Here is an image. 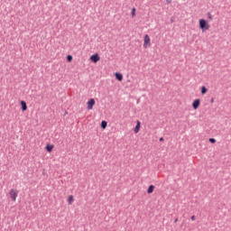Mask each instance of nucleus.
Instances as JSON below:
<instances>
[{
	"label": "nucleus",
	"mask_w": 231,
	"mask_h": 231,
	"mask_svg": "<svg viewBox=\"0 0 231 231\" xmlns=\"http://www.w3.org/2000/svg\"><path fill=\"white\" fill-rule=\"evenodd\" d=\"M199 28L201 29L202 32L208 31L210 29V24L208 23V21H207L206 19H200Z\"/></svg>",
	"instance_id": "nucleus-1"
},
{
	"label": "nucleus",
	"mask_w": 231,
	"mask_h": 231,
	"mask_svg": "<svg viewBox=\"0 0 231 231\" xmlns=\"http://www.w3.org/2000/svg\"><path fill=\"white\" fill-rule=\"evenodd\" d=\"M151 47H152L151 37L149 36V34H145L144 37H143V48L145 50H147Z\"/></svg>",
	"instance_id": "nucleus-2"
},
{
	"label": "nucleus",
	"mask_w": 231,
	"mask_h": 231,
	"mask_svg": "<svg viewBox=\"0 0 231 231\" xmlns=\"http://www.w3.org/2000/svg\"><path fill=\"white\" fill-rule=\"evenodd\" d=\"M18 194H19V191H18L17 189H10V191H9V197H10V199H11L14 202L16 201V199H17V197H18Z\"/></svg>",
	"instance_id": "nucleus-3"
},
{
	"label": "nucleus",
	"mask_w": 231,
	"mask_h": 231,
	"mask_svg": "<svg viewBox=\"0 0 231 231\" xmlns=\"http://www.w3.org/2000/svg\"><path fill=\"white\" fill-rule=\"evenodd\" d=\"M95 104H96V101H95V99H93V97H92V98L89 99V101H88V103H87V109H88V110H92L93 107H94V106H95Z\"/></svg>",
	"instance_id": "nucleus-4"
},
{
	"label": "nucleus",
	"mask_w": 231,
	"mask_h": 231,
	"mask_svg": "<svg viewBox=\"0 0 231 231\" xmlns=\"http://www.w3.org/2000/svg\"><path fill=\"white\" fill-rule=\"evenodd\" d=\"M90 60L94 63H97L100 60V57L98 53L93 54L90 56Z\"/></svg>",
	"instance_id": "nucleus-5"
},
{
	"label": "nucleus",
	"mask_w": 231,
	"mask_h": 231,
	"mask_svg": "<svg viewBox=\"0 0 231 231\" xmlns=\"http://www.w3.org/2000/svg\"><path fill=\"white\" fill-rule=\"evenodd\" d=\"M200 106V99H196L192 105L193 108L197 110L199 106Z\"/></svg>",
	"instance_id": "nucleus-6"
},
{
	"label": "nucleus",
	"mask_w": 231,
	"mask_h": 231,
	"mask_svg": "<svg viewBox=\"0 0 231 231\" xmlns=\"http://www.w3.org/2000/svg\"><path fill=\"white\" fill-rule=\"evenodd\" d=\"M115 76H116V79H117L118 81H122V80H123V74H122V73H120V72H116V73H115Z\"/></svg>",
	"instance_id": "nucleus-7"
},
{
	"label": "nucleus",
	"mask_w": 231,
	"mask_h": 231,
	"mask_svg": "<svg viewBox=\"0 0 231 231\" xmlns=\"http://www.w3.org/2000/svg\"><path fill=\"white\" fill-rule=\"evenodd\" d=\"M140 128H141V123H140V121H137V125H136V126L134 128V133L138 134L139 131H140Z\"/></svg>",
	"instance_id": "nucleus-8"
},
{
	"label": "nucleus",
	"mask_w": 231,
	"mask_h": 231,
	"mask_svg": "<svg viewBox=\"0 0 231 231\" xmlns=\"http://www.w3.org/2000/svg\"><path fill=\"white\" fill-rule=\"evenodd\" d=\"M21 106H22V110L23 112H25L27 110V105H26L25 101H21Z\"/></svg>",
	"instance_id": "nucleus-9"
},
{
	"label": "nucleus",
	"mask_w": 231,
	"mask_h": 231,
	"mask_svg": "<svg viewBox=\"0 0 231 231\" xmlns=\"http://www.w3.org/2000/svg\"><path fill=\"white\" fill-rule=\"evenodd\" d=\"M46 150L48 151V152H51L53 150V144H47Z\"/></svg>",
	"instance_id": "nucleus-10"
},
{
	"label": "nucleus",
	"mask_w": 231,
	"mask_h": 231,
	"mask_svg": "<svg viewBox=\"0 0 231 231\" xmlns=\"http://www.w3.org/2000/svg\"><path fill=\"white\" fill-rule=\"evenodd\" d=\"M155 187L153 185H151L147 190L148 194H152L154 190Z\"/></svg>",
	"instance_id": "nucleus-11"
},
{
	"label": "nucleus",
	"mask_w": 231,
	"mask_h": 231,
	"mask_svg": "<svg viewBox=\"0 0 231 231\" xmlns=\"http://www.w3.org/2000/svg\"><path fill=\"white\" fill-rule=\"evenodd\" d=\"M208 93V88H206V86H202L201 88V94L202 95H206Z\"/></svg>",
	"instance_id": "nucleus-12"
},
{
	"label": "nucleus",
	"mask_w": 231,
	"mask_h": 231,
	"mask_svg": "<svg viewBox=\"0 0 231 231\" xmlns=\"http://www.w3.org/2000/svg\"><path fill=\"white\" fill-rule=\"evenodd\" d=\"M68 202H69V205H72V203L74 202V197L72 195L69 197Z\"/></svg>",
	"instance_id": "nucleus-13"
},
{
	"label": "nucleus",
	"mask_w": 231,
	"mask_h": 231,
	"mask_svg": "<svg viewBox=\"0 0 231 231\" xmlns=\"http://www.w3.org/2000/svg\"><path fill=\"white\" fill-rule=\"evenodd\" d=\"M135 16H136V8L134 7V8L132 9V17L134 18Z\"/></svg>",
	"instance_id": "nucleus-14"
},
{
	"label": "nucleus",
	"mask_w": 231,
	"mask_h": 231,
	"mask_svg": "<svg viewBox=\"0 0 231 231\" xmlns=\"http://www.w3.org/2000/svg\"><path fill=\"white\" fill-rule=\"evenodd\" d=\"M106 126H107L106 121H102V123H101V127H102L103 129H106Z\"/></svg>",
	"instance_id": "nucleus-15"
},
{
	"label": "nucleus",
	"mask_w": 231,
	"mask_h": 231,
	"mask_svg": "<svg viewBox=\"0 0 231 231\" xmlns=\"http://www.w3.org/2000/svg\"><path fill=\"white\" fill-rule=\"evenodd\" d=\"M67 60H68L69 62H71V61L73 60L72 55L69 54V55L67 56Z\"/></svg>",
	"instance_id": "nucleus-16"
},
{
	"label": "nucleus",
	"mask_w": 231,
	"mask_h": 231,
	"mask_svg": "<svg viewBox=\"0 0 231 231\" xmlns=\"http://www.w3.org/2000/svg\"><path fill=\"white\" fill-rule=\"evenodd\" d=\"M209 142L212 143H216V139H209Z\"/></svg>",
	"instance_id": "nucleus-17"
},
{
	"label": "nucleus",
	"mask_w": 231,
	"mask_h": 231,
	"mask_svg": "<svg viewBox=\"0 0 231 231\" xmlns=\"http://www.w3.org/2000/svg\"><path fill=\"white\" fill-rule=\"evenodd\" d=\"M166 2H167L168 5H171L172 0H166Z\"/></svg>",
	"instance_id": "nucleus-18"
},
{
	"label": "nucleus",
	"mask_w": 231,
	"mask_h": 231,
	"mask_svg": "<svg viewBox=\"0 0 231 231\" xmlns=\"http://www.w3.org/2000/svg\"><path fill=\"white\" fill-rule=\"evenodd\" d=\"M191 220L195 221L196 220V217L195 216L191 217Z\"/></svg>",
	"instance_id": "nucleus-19"
},
{
	"label": "nucleus",
	"mask_w": 231,
	"mask_h": 231,
	"mask_svg": "<svg viewBox=\"0 0 231 231\" xmlns=\"http://www.w3.org/2000/svg\"><path fill=\"white\" fill-rule=\"evenodd\" d=\"M214 101H215L214 98H212V99H211V103H214Z\"/></svg>",
	"instance_id": "nucleus-20"
},
{
	"label": "nucleus",
	"mask_w": 231,
	"mask_h": 231,
	"mask_svg": "<svg viewBox=\"0 0 231 231\" xmlns=\"http://www.w3.org/2000/svg\"><path fill=\"white\" fill-rule=\"evenodd\" d=\"M160 141H163V137H161Z\"/></svg>",
	"instance_id": "nucleus-21"
},
{
	"label": "nucleus",
	"mask_w": 231,
	"mask_h": 231,
	"mask_svg": "<svg viewBox=\"0 0 231 231\" xmlns=\"http://www.w3.org/2000/svg\"><path fill=\"white\" fill-rule=\"evenodd\" d=\"M209 19H210V20H212V17H211V16H209Z\"/></svg>",
	"instance_id": "nucleus-22"
},
{
	"label": "nucleus",
	"mask_w": 231,
	"mask_h": 231,
	"mask_svg": "<svg viewBox=\"0 0 231 231\" xmlns=\"http://www.w3.org/2000/svg\"><path fill=\"white\" fill-rule=\"evenodd\" d=\"M175 222H178V219H176Z\"/></svg>",
	"instance_id": "nucleus-23"
}]
</instances>
